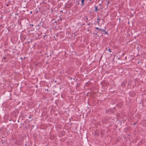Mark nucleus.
<instances>
[{
    "label": "nucleus",
    "mask_w": 146,
    "mask_h": 146,
    "mask_svg": "<svg viewBox=\"0 0 146 146\" xmlns=\"http://www.w3.org/2000/svg\"><path fill=\"white\" fill-rule=\"evenodd\" d=\"M95 29L96 30H98V31H100V30H101V29L100 28H99L97 27H96Z\"/></svg>",
    "instance_id": "f257e3e1"
},
{
    "label": "nucleus",
    "mask_w": 146,
    "mask_h": 146,
    "mask_svg": "<svg viewBox=\"0 0 146 146\" xmlns=\"http://www.w3.org/2000/svg\"><path fill=\"white\" fill-rule=\"evenodd\" d=\"M95 9L96 11H97L98 10V7H95Z\"/></svg>",
    "instance_id": "f03ea898"
},
{
    "label": "nucleus",
    "mask_w": 146,
    "mask_h": 146,
    "mask_svg": "<svg viewBox=\"0 0 146 146\" xmlns=\"http://www.w3.org/2000/svg\"><path fill=\"white\" fill-rule=\"evenodd\" d=\"M84 1V0H81V2L82 3V5L83 4Z\"/></svg>",
    "instance_id": "7ed1b4c3"
},
{
    "label": "nucleus",
    "mask_w": 146,
    "mask_h": 146,
    "mask_svg": "<svg viewBox=\"0 0 146 146\" xmlns=\"http://www.w3.org/2000/svg\"><path fill=\"white\" fill-rule=\"evenodd\" d=\"M108 50L110 52H111V51L110 50V49H108Z\"/></svg>",
    "instance_id": "20e7f679"
},
{
    "label": "nucleus",
    "mask_w": 146,
    "mask_h": 146,
    "mask_svg": "<svg viewBox=\"0 0 146 146\" xmlns=\"http://www.w3.org/2000/svg\"><path fill=\"white\" fill-rule=\"evenodd\" d=\"M29 118H31V115H30L29 117Z\"/></svg>",
    "instance_id": "39448f33"
},
{
    "label": "nucleus",
    "mask_w": 146,
    "mask_h": 146,
    "mask_svg": "<svg viewBox=\"0 0 146 146\" xmlns=\"http://www.w3.org/2000/svg\"><path fill=\"white\" fill-rule=\"evenodd\" d=\"M109 2H108V4H109Z\"/></svg>",
    "instance_id": "423d86ee"
},
{
    "label": "nucleus",
    "mask_w": 146,
    "mask_h": 146,
    "mask_svg": "<svg viewBox=\"0 0 146 146\" xmlns=\"http://www.w3.org/2000/svg\"><path fill=\"white\" fill-rule=\"evenodd\" d=\"M97 20H99V18L98 19H97Z\"/></svg>",
    "instance_id": "0eeeda50"
},
{
    "label": "nucleus",
    "mask_w": 146,
    "mask_h": 146,
    "mask_svg": "<svg viewBox=\"0 0 146 146\" xmlns=\"http://www.w3.org/2000/svg\"><path fill=\"white\" fill-rule=\"evenodd\" d=\"M4 59H5V57H4Z\"/></svg>",
    "instance_id": "6e6552de"
},
{
    "label": "nucleus",
    "mask_w": 146,
    "mask_h": 146,
    "mask_svg": "<svg viewBox=\"0 0 146 146\" xmlns=\"http://www.w3.org/2000/svg\"><path fill=\"white\" fill-rule=\"evenodd\" d=\"M32 13V11L31 12V13Z\"/></svg>",
    "instance_id": "1a4fd4ad"
}]
</instances>
